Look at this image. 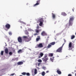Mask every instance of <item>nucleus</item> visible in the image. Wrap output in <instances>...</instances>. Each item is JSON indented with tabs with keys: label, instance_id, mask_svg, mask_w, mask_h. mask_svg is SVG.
<instances>
[{
	"label": "nucleus",
	"instance_id": "nucleus-1",
	"mask_svg": "<svg viewBox=\"0 0 76 76\" xmlns=\"http://www.w3.org/2000/svg\"><path fill=\"white\" fill-rule=\"evenodd\" d=\"M74 20V17L72 16L70 17L69 20V26H70L73 24V20Z\"/></svg>",
	"mask_w": 76,
	"mask_h": 76
},
{
	"label": "nucleus",
	"instance_id": "nucleus-2",
	"mask_svg": "<svg viewBox=\"0 0 76 76\" xmlns=\"http://www.w3.org/2000/svg\"><path fill=\"white\" fill-rule=\"evenodd\" d=\"M23 38H24L25 42H29L30 40H31V37L26 36H23Z\"/></svg>",
	"mask_w": 76,
	"mask_h": 76
},
{
	"label": "nucleus",
	"instance_id": "nucleus-3",
	"mask_svg": "<svg viewBox=\"0 0 76 76\" xmlns=\"http://www.w3.org/2000/svg\"><path fill=\"white\" fill-rule=\"evenodd\" d=\"M47 54H46L44 57L42 58L43 61L45 62V63H47V61L48 60V58H47Z\"/></svg>",
	"mask_w": 76,
	"mask_h": 76
},
{
	"label": "nucleus",
	"instance_id": "nucleus-4",
	"mask_svg": "<svg viewBox=\"0 0 76 76\" xmlns=\"http://www.w3.org/2000/svg\"><path fill=\"white\" fill-rule=\"evenodd\" d=\"M40 23H39V25L40 26H42L43 24V22H44V20H43V19L42 18H41V19H40L39 20Z\"/></svg>",
	"mask_w": 76,
	"mask_h": 76
},
{
	"label": "nucleus",
	"instance_id": "nucleus-5",
	"mask_svg": "<svg viewBox=\"0 0 76 76\" xmlns=\"http://www.w3.org/2000/svg\"><path fill=\"white\" fill-rule=\"evenodd\" d=\"M63 45H64V44H63V45L61 47L59 48L57 50V52H59V53H61V52H62L61 50H62V48H63Z\"/></svg>",
	"mask_w": 76,
	"mask_h": 76
},
{
	"label": "nucleus",
	"instance_id": "nucleus-6",
	"mask_svg": "<svg viewBox=\"0 0 76 76\" xmlns=\"http://www.w3.org/2000/svg\"><path fill=\"white\" fill-rule=\"evenodd\" d=\"M40 1H41V0H38L37 1H36V3L34 5L33 7H35V6H38V5H39V4Z\"/></svg>",
	"mask_w": 76,
	"mask_h": 76
},
{
	"label": "nucleus",
	"instance_id": "nucleus-7",
	"mask_svg": "<svg viewBox=\"0 0 76 76\" xmlns=\"http://www.w3.org/2000/svg\"><path fill=\"white\" fill-rule=\"evenodd\" d=\"M18 41L19 42H22V38L19 37L18 38Z\"/></svg>",
	"mask_w": 76,
	"mask_h": 76
},
{
	"label": "nucleus",
	"instance_id": "nucleus-8",
	"mask_svg": "<svg viewBox=\"0 0 76 76\" xmlns=\"http://www.w3.org/2000/svg\"><path fill=\"white\" fill-rule=\"evenodd\" d=\"M41 35L42 36H45V35H47V34L46 33L45 31H43Z\"/></svg>",
	"mask_w": 76,
	"mask_h": 76
},
{
	"label": "nucleus",
	"instance_id": "nucleus-9",
	"mask_svg": "<svg viewBox=\"0 0 76 76\" xmlns=\"http://www.w3.org/2000/svg\"><path fill=\"white\" fill-rule=\"evenodd\" d=\"M72 43L70 42L69 44V50H72Z\"/></svg>",
	"mask_w": 76,
	"mask_h": 76
},
{
	"label": "nucleus",
	"instance_id": "nucleus-10",
	"mask_svg": "<svg viewBox=\"0 0 76 76\" xmlns=\"http://www.w3.org/2000/svg\"><path fill=\"white\" fill-rule=\"evenodd\" d=\"M10 26L9 24H7L5 25V27H6L7 29H9V28H10Z\"/></svg>",
	"mask_w": 76,
	"mask_h": 76
},
{
	"label": "nucleus",
	"instance_id": "nucleus-11",
	"mask_svg": "<svg viewBox=\"0 0 76 76\" xmlns=\"http://www.w3.org/2000/svg\"><path fill=\"white\" fill-rule=\"evenodd\" d=\"M37 47L39 48H42V47H43V46L42 45V43H40L38 45Z\"/></svg>",
	"mask_w": 76,
	"mask_h": 76
},
{
	"label": "nucleus",
	"instance_id": "nucleus-12",
	"mask_svg": "<svg viewBox=\"0 0 76 76\" xmlns=\"http://www.w3.org/2000/svg\"><path fill=\"white\" fill-rule=\"evenodd\" d=\"M23 63V62L20 61L17 63V64H18V65H21V64H22Z\"/></svg>",
	"mask_w": 76,
	"mask_h": 76
},
{
	"label": "nucleus",
	"instance_id": "nucleus-13",
	"mask_svg": "<svg viewBox=\"0 0 76 76\" xmlns=\"http://www.w3.org/2000/svg\"><path fill=\"white\" fill-rule=\"evenodd\" d=\"M54 57H53L52 58H50V61L52 62H53V61L54 60Z\"/></svg>",
	"mask_w": 76,
	"mask_h": 76
},
{
	"label": "nucleus",
	"instance_id": "nucleus-14",
	"mask_svg": "<svg viewBox=\"0 0 76 76\" xmlns=\"http://www.w3.org/2000/svg\"><path fill=\"white\" fill-rule=\"evenodd\" d=\"M5 53L6 54H8V49L7 48H6L5 49Z\"/></svg>",
	"mask_w": 76,
	"mask_h": 76
},
{
	"label": "nucleus",
	"instance_id": "nucleus-15",
	"mask_svg": "<svg viewBox=\"0 0 76 76\" xmlns=\"http://www.w3.org/2000/svg\"><path fill=\"white\" fill-rule=\"evenodd\" d=\"M61 15H63L64 16H65L67 15L64 12H62Z\"/></svg>",
	"mask_w": 76,
	"mask_h": 76
},
{
	"label": "nucleus",
	"instance_id": "nucleus-16",
	"mask_svg": "<svg viewBox=\"0 0 76 76\" xmlns=\"http://www.w3.org/2000/svg\"><path fill=\"white\" fill-rule=\"evenodd\" d=\"M41 29L40 30H37V29H36V33H38L39 32H40V31H41Z\"/></svg>",
	"mask_w": 76,
	"mask_h": 76
},
{
	"label": "nucleus",
	"instance_id": "nucleus-17",
	"mask_svg": "<svg viewBox=\"0 0 76 76\" xmlns=\"http://www.w3.org/2000/svg\"><path fill=\"white\" fill-rule=\"evenodd\" d=\"M52 18L53 19H55V18H56V15H55V14L52 13Z\"/></svg>",
	"mask_w": 76,
	"mask_h": 76
},
{
	"label": "nucleus",
	"instance_id": "nucleus-18",
	"mask_svg": "<svg viewBox=\"0 0 76 76\" xmlns=\"http://www.w3.org/2000/svg\"><path fill=\"white\" fill-rule=\"evenodd\" d=\"M22 50H18V53H22Z\"/></svg>",
	"mask_w": 76,
	"mask_h": 76
},
{
	"label": "nucleus",
	"instance_id": "nucleus-19",
	"mask_svg": "<svg viewBox=\"0 0 76 76\" xmlns=\"http://www.w3.org/2000/svg\"><path fill=\"white\" fill-rule=\"evenodd\" d=\"M57 72L58 74L59 75H60L61 73V71L58 70H57Z\"/></svg>",
	"mask_w": 76,
	"mask_h": 76
},
{
	"label": "nucleus",
	"instance_id": "nucleus-20",
	"mask_svg": "<svg viewBox=\"0 0 76 76\" xmlns=\"http://www.w3.org/2000/svg\"><path fill=\"white\" fill-rule=\"evenodd\" d=\"M53 56V53H49V56L50 57H52Z\"/></svg>",
	"mask_w": 76,
	"mask_h": 76
},
{
	"label": "nucleus",
	"instance_id": "nucleus-21",
	"mask_svg": "<svg viewBox=\"0 0 76 76\" xmlns=\"http://www.w3.org/2000/svg\"><path fill=\"white\" fill-rule=\"evenodd\" d=\"M37 73V70L36 69H34V74H36Z\"/></svg>",
	"mask_w": 76,
	"mask_h": 76
},
{
	"label": "nucleus",
	"instance_id": "nucleus-22",
	"mask_svg": "<svg viewBox=\"0 0 76 76\" xmlns=\"http://www.w3.org/2000/svg\"><path fill=\"white\" fill-rule=\"evenodd\" d=\"M55 42H52L51 43H50V44L51 45H54V44H55Z\"/></svg>",
	"mask_w": 76,
	"mask_h": 76
},
{
	"label": "nucleus",
	"instance_id": "nucleus-23",
	"mask_svg": "<svg viewBox=\"0 0 76 76\" xmlns=\"http://www.w3.org/2000/svg\"><path fill=\"white\" fill-rule=\"evenodd\" d=\"M19 22H20V23H23V24H24L25 25H26V23H25L22 22L21 20H20Z\"/></svg>",
	"mask_w": 76,
	"mask_h": 76
},
{
	"label": "nucleus",
	"instance_id": "nucleus-24",
	"mask_svg": "<svg viewBox=\"0 0 76 76\" xmlns=\"http://www.w3.org/2000/svg\"><path fill=\"white\" fill-rule=\"evenodd\" d=\"M75 36L74 35H72L71 36V39H74V38H75Z\"/></svg>",
	"mask_w": 76,
	"mask_h": 76
},
{
	"label": "nucleus",
	"instance_id": "nucleus-25",
	"mask_svg": "<svg viewBox=\"0 0 76 76\" xmlns=\"http://www.w3.org/2000/svg\"><path fill=\"white\" fill-rule=\"evenodd\" d=\"M28 30L29 31H34V30H33L29 28L28 29Z\"/></svg>",
	"mask_w": 76,
	"mask_h": 76
},
{
	"label": "nucleus",
	"instance_id": "nucleus-26",
	"mask_svg": "<svg viewBox=\"0 0 76 76\" xmlns=\"http://www.w3.org/2000/svg\"><path fill=\"white\" fill-rule=\"evenodd\" d=\"M25 33L26 34V35H28V34H29V33H28V32L27 31V30H26Z\"/></svg>",
	"mask_w": 76,
	"mask_h": 76
},
{
	"label": "nucleus",
	"instance_id": "nucleus-27",
	"mask_svg": "<svg viewBox=\"0 0 76 76\" xmlns=\"http://www.w3.org/2000/svg\"><path fill=\"white\" fill-rule=\"evenodd\" d=\"M42 76H44L45 75V72H43L42 73Z\"/></svg>",
	"mask_w": 76,
	"mask_h": 76
},
{
	"label": "nucleus",
	"instance_id": "nucleus-28",
	"mask_svg": "<svg viewBox=\"0 0 76 76\" xmlns=\"http://www.w3.org/2000/svg\"><path fill=\"white\" fill-rule=\"evenodd\" d=\"M40 39V37H37L36 39V41H39V40Z\"/></svg>",
	"mask_w": 76,
	"mask_h": 76
},
{
	"label": "nucleus",
	"instance_id": "nucleus-29",
	"mask_svg": "<svg viewBox=\"0 0 76 76\" xmlns=\"http://www.w3.org/2000/svg\"><path fill=\"white\" fill-rule=\"evenodd\" d=\"M38 61L39 63H41V62H42V60H41V59H39L38 60Z\"/></svg>",
	"mask_w": 76,
	"mask_h": 76
},
{
	"label": "nucleus",
	"instance_id": "nucleus-30",
	"mask_svg": "<svg viewBox=\"0 0 76 76\" xmlns=\"http://www.w3.org/2000/svg\"><path fill=\"white\" fill-rule=\"evenodd\" d=\"M12 54H13V53L12 52H10L9 53V54L10 56H12Z\"/></svg>",
	"mask_w": 76,
	"mask_h": 76
},
{
	"label": "nucleus",
	"instance_id": "nucleus-31",
	"mask_svg": "<svg viewBox=\"0 0 76 76\" xmlns=\"http://www.w3.org/2000/svg\"><path fill=\"white\" fill-rule=\"evenodd\" d=\"M43 55H44V54H43V53H40V56L41 57H42V56H43Z\"/></svg>",
	"mask_w": 76,
	"mask_h": 76
},
{
	"label": "nucleus",
	"instance_id": "nucleus-32",
	"mask_svg": "<svg viewBox=\"0 0 76 76\" xmlns=\"http://www.w3.org/2000/svg\"><path fill=\"white\" fill-rule=\"evenodd\" d=\"M1 56H3V51H1Z\"/></svg>",
	"mask_w": 76,
	"mask_h": 76
},
{
	"label": "nucleus",
	"instance_id": "nucleus-33",
	"mask_svg": "<svg viewBox=\"0 0 76 76\" xmlns=\"http://www.w3.org/2000/svg\"><path fill=\"white\" fill-rule=\"evenodd\" d=\"M51 47V45H49L48 46V48H50V47Z\"/></svg>",
	"mask_w": 76,
	"mask_h": 76
},
{
	"label": "nucleus",
	"instance_id": "nucleus-34",
	"mask_svg": "<svg viewBox=\"0 0 76 76\" xmlns=\"http://www.w3.org/2000/svg\"><path fill=\"white\" fill-rule=\"evenodd\" d=\"M26 75H27V76H30V74H29V73H26Z\"/></svg>",
	"mask_w": 76,
	"mask_h": 76
},
{
	"label": "nucleus",
	"instance_id": "nucleus-35",
	"mask_svg": "<svg viewBox=\"0 0 76 76\" xmlns=\"http://www.w3.org/2000/svg\"><path fill=\"white\" fill-rule=\"evenodd\" d=\"M9 35H12V33H11V32H9Z\"/></svg>",
	"mask_w": 76,
	"mask_h": 76
},
{
	"label": "nucleus",
	"instance_id": "nucleus-36",
	"mask_svg": "<svg viewBox=\"0 0 76 76\" xmlns=\"http://www.w3.org/2000/svg\"><path fill=\"white\" fill-rule=\"evenodd\" d=\"M22 75H26V73L25 72H23L22 73Z\"/></svg>",
	"mask_w": 76,
	"mask_h": 76
},
{
	"label": "nucleus",
	"instance_id": "nucleus-37",
	"mask_svg": "<svg viewBox=\"0 0 76 76\" xmlns=\"http://www.w3.org/2000/svg\"><path fill=\"white\" fill-rule=\"evenodd\" d=\"M14 75H15V73H13L10 75V76H13Z\"/></svg>",
	"mask_w": 76,
	"mask_h": 76
},
{
	"label": "nucleus",
	"instance_id": "nucleus-38",
	"mask_svg": "<svg viewBox=\"0 0 76 76\" xmlns=\"http://www.w3.org/2000/svg\"><path fill=\"white\" fill-rule=\"evenodd\" d=\"M40 64H41V63H39L38 64V66H39V65H40Z\"/></svg>",
	"mask_w": 76,
	"mask_h": 76
},
{
	"label": "nucleus",
	"instance_id": "nucleus-39",
	"mask_svg": "<svg viewBox=\"0 0 76 76\" xmlns=\"http://www.w3.org/2000/svg\"><path fill=\"white\" fill-rule=\"evenodd\" d=\"M68 76H72V75L71 74H69Z\"/></svg>",
	"mask_w": 76,
	"mask_h": 76
},
{
	"label": "nucleus",
	"instance_id": "nucleus-40",
	"mask_svg": "<svg viewBox=\"0 0 76 76\" xmlns=\"http://www.w3.org/2000/svg\"><path fill=\"white\" fill-rule=\"evenodd\" d=\"M39 28V26H37V29H38V28Z\"/></svg>",
	"mask_w": 76,
	"mask_h": 76
},
{
	"label": "nucleus",
	"instance_id": "nucleus-41",
	"mask_svg": "<svg viewBox=\"0 0 76 76\" xmlns=\"http://www.w3.org/2000/svg\"><path fill=\"white\" fill-rule=\"evenodd\" d=\"M42 68L43 69H45L46 68L45 67H42Z\"/></svg>",
	"mask_w": 76,
	"mask_h": 76
},
{
	"label": "nucleus",
	"instance_id": "nucleus-42",
	"mask_svg": "<svg viewBox=\"0 0 76 76\" xmlns=\"http://www.w3.org/2000/svg\"><path fill=\"white\" fill-rule=\"evenodd\" d=\"M37 35V33H36V34H34V35Z\"/></svg>",
	"mask_w": 76,
	"mask_h": 76
},
{
	"label": "nucleus",
	"instance_id": "nucleus-43",
	"mask_svg": "<svg viewBox=\"0 0 76 76\" xmlns=\"http://www.w3.org/2000/svg\"><path fill=\"white\" fill-rule=\"evenodd\" d=\"M46 73H48V71H46Z\"/></svg>",
	"mask_w": 76,
	"mask_h": 76
},
{
	"label": "nucleus",
	"instance_id": "nucleus-44",
	"mask_svg": "<svg viewBox=\"0 0 76 76\" xmlns=\"http://www.w3.org/2000/svg\"><path fill=\"white\" fill-rule=\"evenodd\" d=\"M64 42H66V40H64Z\"/></svg>",
	"mask_w": 76,
	"mask_h": 76
},
{
	"label": "nucleus",
	"instance_id": "nucleus-45",
	"mask_svg": "<svg viewBox=\"0 0 76 76\" xmlns=\"http://www.w3.org/2000/svg\"><path fill=\"white\" fill-rule=\"evenodd\" d=\"M28 26H30V24H29Z\"/></svg>",
	"mask_w": 76,
	"mask_h": 76
},
{
	"label": "nucleus",
	"instance_id": "nucleus-46",
	"mask_svg": "<svg viewBox=\"0 0 76 76\" xmlns=\"http://www.w3.org/2000/svg\"><path fill=\"white\" fill-rule=\"evenodd\" d=\"M75 76H76V73L75 74Z\"/></svg>",
	"mask_w": 76,
	"mask_h": 76
},
{
	"label": "nucleus",
	"instance_id": "nucleus-47",
	"mask_svg": "<svg viewBox=\"0 0 76 76\" xmlns=\"http://www.w3.org/2000/svg\"><path fill=\"white\" fill-rule=\"evenodd\" d=\"M73 10V12H74V10Z\"/></svg>",
	"mask_w": 76,
	"mask_h": 76
},
{
	"label": "nucleus",
	"instance_id": "nucleus-48",
	"mask_svg": "<svg viewBox=\"0 0 76 76\" xmlns=\"http://www.w3.org/2000/svg\"><path fill=\"white\" fill-rule=\"evenodd\" d=\"M74 72H76V70L74 71Z\"/></svg>",
	"mask_w": 76,
	"mask_h": 76
},
{
	"label": "nucleus",
	"instance_id": "nucleus-49",
	"mask_svg": "<svg viewBox=\"0 0 76 76\" xmlns=\"http://www.w3.org/2000/svg\"><path fill=\"white\" fill-rule=\"evenodd\" d=\"M74 9H72V10H74Z\"/></svg>",
	"mask_w": 76,
	"mask_h": 76
},
{
	"label": "nucleus",
	"instance_id": "nucleus-50",
	"mask_svg": "<svg viewBox=\"0 0 76 76\" xmlns=\"http://www.w3.org/2000/svg\"><path fill=\"white\" fill-rule=\"evenodd\" d=\"M6 46H7V45L6 44Z\"/></svg>",
	"mask_w": 76,
	"mask_h": 76
},
{
	"label": "nucleus",
	"instance_id": "nucleus-51",
	"mask_svg": "<svg viewBox=\"0 0 76 76\" xmlns=\"http://www.w3.org/2000/svg\"><path fill=\"white\" fill-rule=\"evenodd\" d=\"M21 28H22V26H21Z\"/></svg>",
	"mask_w": 76,
	"mask_h": 76
},
{
	"label": "nucleus",
	"instance_id": "nucleus-52",
	"mask_svg": "<svg viewBox=\"0 0 76 76\" xmlns=\"http://www.w3.org/2000/svg\"><path fill=\"white\" fill-rule=\"evenodd\" d=\"M72 73H73H73H74L73 72H72Z\"/></svg>",
	"mask_w": 76,
	"mask_h": 76
},
{
	"label": "nucleus",
	"instance_id": "nucleus-53",
	"mask_svg": "<svg viewBox=\"0 0 76 76\" xmlns=\"http://www.w3.org/2000/svg\"><path fill=\"white\" fill-rule=\"evenodd\" d=\"M6 44V43H5Z\"/></svg>",
	"mask_w": 76,
	"mask_h": 76
},
{
	"label": "nucleus",
	"instance_id": "nucleus-54",
	"mask_svg": "<svg viewBox=\"0 0 76 76\" xmlns=\"http://www.w3.org/2000/svg\"><path fill=\"white\" fill-rule=\"evenodd\" d=\"M66 57H67V56H66Z\"/></svg>",
	"mask_w": 76,
	"mask_h": 76
}]
</instances>
